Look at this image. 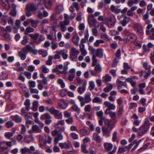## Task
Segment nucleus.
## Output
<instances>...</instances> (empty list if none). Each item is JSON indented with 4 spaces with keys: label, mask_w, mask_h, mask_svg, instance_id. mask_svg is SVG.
Returning <instances> with one entry per match:
<instances>
[{
    "label": "nucleus",
    "mask_w": 154,
    "mask_h": 154,
    "mask_svg": "<svg viewBox=\"0 0 154 154\" xmlns=\"http://www.w3.org/2000/svg\"><path fill=\"white\" fill-rule=\"evenodd\" d=\"M91 94L90 92H87L85 94L84 97L79 96L77 99L80 102V106L83 107L85 104L91 102L92 100Z\"/></svg>",
    "instance_id": "1"
},
{
    "label": "nucleus",
    "mask_w": 154,
    "mask_h": 154,
    "mask_svg": "<svg viewBox=\"0 0 154 154\" xmlns=\"http://www.w3.org/2000/svg\"><path fill=\"white\" fill-rule=\"evenodd\" d=\"M142 65L143 68L146 70H148L146 72L145 70H141L139 73V74L140 77L143 76L144 74V78L145 79H147L148 77L149 76L151 73V66L148 65V63L147 62H143L142 63Z\"/></svg>",
    "instance_id": "2"
},
{
    "label": "nucleus",
    "mask_w": 154,
    "mask_h": 154,
    "mask_svg": "<svg viewBox=\"0 0 154 154\" xmlns=\"http://www.w3.org/2000/svg\"><path fill=\"white\" fill-rule=\"evenodd\" d=\"M149 128V120H146L144 124L139 128L138 131V135L142 136L146 134Z\"/></svg>",
    "instance_id": "3"
},
{
    "label": "nucleus",
    "mask_w": 154,
    "mask_h": 154,
    "mask_svg": "<svg viewBox=\"0 0 154 154\" xmlns=\"http://www.w3.org/2000/svg\"><path fill=\"white\" fill-rule=\"evenodd\" d=\"M103 146L105 149L107 151L109 152L108 154H113L116 152L117 149L116 146H114L112 150L110 151L113 146V145L111 143H104L103 144Z\"/></svg>",
    "instance_id": "4"
},
{
    "label": "nucleus",
    "mask_w": 154,
    "mask_h": 154,
    "mask_svg": "<svg viewBox=\"0 0 154 154\" xmlns=\"http://www.w3.org/2000/svg\"><path fill=\"white\" fill-rule=\"evenodd\" d=\"M79 53V51L76 49L74 47L71 48L70 50V56L69 58L72 61H76L77 59L78 55Z\"/></svg>",
    "instance_id": "5"
},
{
    "label": "nucleus",
    "mask_w": 154,
    "mask_h": 154,
    "mask_svg": "<svg viewBox=\"0 0 154 154\" xmlns=\"http://www.w3.org/2000/svg\"><path fill=\"white\" fill-rule=\"evenodd\" d=\"M51 134L53 136L57 135L54 139V142L56 144H57L59 140H62L63 138V136L62 134L59 133V131L57 129L54 130L51 132Z\"/></svg>",
    "instance_id": "6"
},
{
    "label": "nucleus",
    "mask_w": 154,
    "mask_h": 154,
    "mask_svg": "<svg viewBox=\"0 0 154 154\" xmlns=\"http://www.w3.org/2000/svg\"><path fill=\"white\" fill-rule=\"evenodd\" d=\"M50 112L52 114L54 115L55 118L58 119H61L62 118V115L61 112L56 109L54 107H52L49 109Z\"/></svg>",
    "instance_id": "7"
},
{
    "label": "nucleus",
    "mask_w": 154,
    "mask_h": 154,
    "mask_svg": "<svg viewBox=\"0 0 154 154\" xmlns=\"http://www.w3.org/2000/svg\"><path fill=\"white\" fill-rule=\"evenodd\" d=\"M105 113L106 114L109 115V116L112 119V120L114 123L117 122L118 117L116 116V112L112 111H109L108 109L105 111Z\"/></svg>",
    "instance_id": "8"
},
{
    "label": "nucleus",
    "mask_w": 154,
    "mask_h": 154,
    "mask_svg": "<svg viewBox=\"0 0 154 154\" xmlns=\"http://www.w3.org/2000/svg\"><path fill=\"white\" fill-rule=\"evenodd\" d=\"M134 29L140 35H143L144 32L142 26L139 23H135L134 25Z\"/></svg>",
    "instance_id": "9"
},
{
    "label": "nucleus",
    "mask_w": 154,
    "mask_h": 154,
    "mask_svg": "<svg viewBox=\"0 0 154 154\" xmlns=\"http://www.w3.org/2000/svg\"><path fill=\"white\" fill-rule=\"evenodd\" d=\"M47 38L49 40L56 39V33L54 27H52V29L50 32L49 34L47 35Z\"/></svg>",
    "instance_id": "10"
},
{
    "label": "nucleus",
    "mask_w": 154,
    "mask_h": 154,
    "mask_svg": "<svg viewBox=\"0 0 154 154\" xmlns=\"http://www.w3.org/2000/svg\"><path fill=\"white\" fill-rule=\"evenodd\" d=\"M116 20L115 16L113 15L107 20L106 24L108 26H114Z\"/></svg>",
    "instance_id": "11"
},
{
    "label": "nucleus",
    "mask_w": 154,
    "mask_h": 154,
    "mask_svg": "<svg viewBox=\"0 0 154 154\" xmlns=\"http://www.w3.org/2000/svg\"><path fill=\"white\" fill-rule=\"evenodd\" d=\"M104 104L106 107H108L105 111H107L108 109L109 111H111L110 110H114L116 109L115 106L109 102L105 101L104 102Z\"/></svg>",
    "instance_id": "12"
},
{
    "label": "nucleus",
    "mask_w": 154,
    "mask_h": 154,
    "mask_svg": "<svg viewBox=\"0 0 154 154\" xmlns=\"http://www.w3.org/2000/svg\"><path fill=\"white\" fill-rule=\"evenodd\" d=\"M87 83L86 81H84L83 83L82 86H80L78 87L77 89V91L79 93L82 94L85 91Z\"/></svg>",
    "instance_id": "13"
},
{
    "label": "nucleus",
    "mask_w": 154,
    "mask_h": 154,
    "mask_svg": "<svg viewBox=\"0 0 154 154\" xmlns=\"http://www.w3.org/2000/svg\"><path fill=\"white\" fill-rule=\"evenodd\" d=\"M122 16L124 18L123 20L119 21V23L122 25L123 26H125L129 22V20H128V18L127 17L125 14H123L122 15Z\"/></svg>",
    "instance_id": "14"
},
{
    "label": "nucleus",
    "mask_w": 154,
    "mask_h": 154,
    "mask_svg": "<svg viewBox=\"0 0 154 154\" xmlns=\"http://www.w3.org/2000/svg\"><path fill=\"white\" fill-rule=\"evenodd\" d=\"M29 36L31 38L34 40V42L37 44H39V42H38V39L39 36V34L38 33H36L34 34H29Z\"/></svg>",
    "instance_id": "15"
},
{
    "label": "nucleus",
    "mask_w": 154,
    "mask_h": 154,
    "mask_svg": "<svg viewBox=\"0 0 154 154\" xmlns=\"http://www.w3.org/2000/svg\"><path fill=\"white\" fill-rule=\"evenodd\" d=\"M102 131L103 136L106 137H108L110 136V134L111 133L110 130L104 127H103L102 128Z\"/></svg>",
    "instance_id": "16"
},
{
    "label": "nucleus",
    "mask_w": 154,
    "mask_h": 154,
    "mask_svg": "<svg viewBox=\"0 0 154 154\" xmlns=\"http://www.w3.org/2000/svg\"><path fill=\"white\" fill-rule=\"evenodd\" d=\"M79 39V38L77 34L73 35L72 38V40L75 45L78 46Z\"/></svg>",
    "instance_id": "17"
},
{
    "label": "nucleus",
    "mask_w": 154,
    "mask_h": 154,
    "mask_svg": "<svg viewBox=\"0 0 154 154\" xmlns=\"http://www.w3.org/2000/svg\"><path fill=\"white\" fill-rule=\"evenodd\" d=\"M27 51L29 52L32 53L34 55H36L37 54V50L35 49H33L32 47L29 45H27L26 46Z\"/></svg>",
    "instance_id": "18"
},
{
    "label": "nucleus",
    "mask_w": 154,
    "mask_h": 154,
    "mask_svg": "<svg viewBox=\"0 0 154 154\" xmlns=\"http://www.w3.org/2000/svg\"><path fill=\"white\" fill-rule=\"evenodd\" d=\"M63 10V5L59 4L57 5L55 9V11L56 14H60Z\"/></svg>",
    "instance_id": "19"
},
{
    "label": "nucleus",
    "mask_w": 154,
    "mask_h": 154,
    "mask_svg": "<svg viewBox=\"0 0 154 154\" xmlns=\"http://www.w3.org/2000/svg\"><path fill=\"white\" fill-rule=\"evenodd\" d=\"M26 9L29 10L32 12L35 11L37 10L36 6L34 5L29 4L26 7Z\"/></svg>",
    "instance_id": "20"
},
{
    "label": "nucleus",
    "mask_w": 154,
    "mask_h": 154,
    "mask_svg": "<svg viewBox=\"0 0 154 154\" xmlns=\"http://www.w3.org/2000/svg\"><path fill=\"white\" fill-rule=\"evenodd\" d=\"M11 119L17 123H20L22 121V118L19 116L16 115L11 116Z\"/></svg>",
    "instance_id": "21"
},
{
    "label": "nucleus",
    "mask_w": 154,
    "mask_h": 154,
    "mask_svg": "<svg viewBox=\"0 0 154 154\" xmlns=\"http://www.w3.org/2000/svg\"><path fill=\"white\" fill-rule=\"evenodd\" d=\"M52 5V2L51 0H45V7L47 9H50Z\"/></svg>",
    "instance_id": "22"
},
{
    "label": "nucleus",
    "mask_w": 154,
    "mask_h": 154,
    "mask_svg": "<svg viewBox=\"0 0 154 154\" xmlns=\"http://www.w3.org/2000/svg\"><path fill=\"white\" fill-rule=\"evenodd\" d=\"M96 57L102 58L103 56V50L101 49H98L96 50L95 55Z\"/></svg>",
    "instance_id": "23"
},
{
    "label": "nucleus",
    "mask_w": 154,
    "mask_h": 154,
    "mask_svg": "<svg viewBox=\"0 0 154 154\" xmlns=\"http://www.w3.org/2000/svg\"><path fill=\"white\" fill-rule=\"evenodd\" d=\"M59 146L61 149H68L70 147V146L69 143L65 142L63 143H60L59 144Z\"/></svg>",
    "instance_id": "24"
},
{
    "label": "nucleus",
    "mask_w": 154,
    "mask_h": 154,
    "mask_svg": "<svg viewBox=\"0 0 154 154\" xmlns=\"http://www.w3.org/2000/svg\"><path fill=\"white\" fill-rule=\"evenodd\" d=\"M129 41L130 42H134L136 39V36L135 34L133 33L127 36Z\"/></svg>",
    "instance_id": "25"
},
{
    "label": "nucleus",
    "mask_w": 154,
    "mask_h": 154,
    "mask_svg": "<svg viewBox=\"0 0 154 154\" xmlns=\"http://www.w3.org/2000/svg\"><path fill=\"white\" fill-rule=\"evenodd\" d=\"M110 10L112 12L114 13L115 14H118L120 12V9L116 8L113 5H111Z\"/></svg>",
    "instance_id": "26"
},
{
    "label": "nucleus",
    "mask_w": 154,
    "mask_h": 154,
    "mask_svg": "<svg viewBox=\"0 0 154 154\" xmlns=\"http://www.w3.org/2000/svg\"><path fill=\"white\" fill-rule=\"evenodd\" d=\"M124 105H122V106H118L117 108L118 110L117 116L119 117L122 116L123 110H124Z\"/></svg>",
    "instance_id": "27"
},
{
    "label": "nucleus",
    "mask_w": 154,
    "mask_h": 154,
    "mask_svg": "<svg viewBox=\"0 0 154 154\" xmlns=\"http://www.w3.org/2000/svg\"><path fill=\"white\" fill-rule=\"evenodd\" d=\"M29 20L30 23L32 26L35 28L37 27V24L39 22V21L38 20H34L32 19H29Z\"/></svg>",
    "instance_id": "28"
},
{
    "label": "nucleus",
    "mask_w": 154,
    "mask_h": 154,
    "mask_svg": "<svg viewBox=\"0 0 154 154\" xmlns=\"http://www.w3.org/2000/svg\"><path fill=\"white\" fill-rule=\"evenodd\" d=\"M93 137L94 140L97 143L100 142L102 140L100 136L97 133H94Z\"/></svg>",
    "instance_id": "29"
},
{
    "label": "nucleus",
    "mask_w": 154,
    "mask_h": 154,
    "mask_svg": "<svg viewBox=\"0 0 154 154\" xmlns=\"http://www.w3.org/2000/svg\"><path fill=\"white\" fill-rule=\"evenodd\" d=\"M111 79V76L108 74L106 75L102 78L103 82L106 83H107L108 82L110 81Z\"/></svg>",
    "instance_id": "30"
},
{
    "label": "nucleus",
    "mask_w": 154,
    "mask_h": 154,
    "mask_svg": "<svg viewBox=\"0 0 154 154\" xmlns=\"http://www.w3.org/2000/svg\"><path fill=\"white\" fill-rule=\"evenodd\" d=\"M80 134L83 136H85L89 134L90 132L88 130L84 128L80 130L79 132Z\"/></svg>",
    "instance_id": "31"
},
{
    "label": "nucleus",
    "mask_w": 154,
    "mask_h": 154,
    "mask_svg": "<svg viewBox=\"0 0 154 154\" xmlns=\"http://www.w3.org/2000/svg\"><path fill=\"white\" fill-rule=\"evenodd\" d=\"M32 131L35 133H40L41 132V129L36 125H34L32 126Z\"/></svg>",
    "instance_id": "32"
},
{
    "label": "nucleus",
    "mask_w": 154,
    "mask_h": 154,
    "mask_svg": "<svg viewBox=\"0 0 154 154\" xmlns=\"http://www.w3.org/2000/svg\"><path fill=\"white\" fill-rule=\"evenodd\" d=\"M24 104L26 106L25 108L26 110H29L30 109V101L29 99H26L24 103Z\"/></svg>",
    "instance_id": "33"
},
{
    "label": "nucleus",
    "mask_w": 154,
    "mask_h": 154,
    "mask_svg": "<svg viewBox=\"0 0 154 154\" xmlns=\"http://www.w3.org/2000/svg\"><path fill=\"white\" fill-rule=\"evenodd\" d=\"M51 116L48 113H46L41 115L40 119L42 120H45L51 119Z\"/></svg>",
    "instance_id": "34"
},
{
    "label": "nucleus",
    "mask_w": 154,
    "mask_h": 154,
    "mask_svg": "<svg viewBox=\"0 0 154 154\" xmlns=\"http://www.w3.org/2000/svg\"><path fill=\"white\" fill-rule=\"evenodd\" d=\"M73 103H75V102L74 101H73ZM71 108L73 109L74 111L77 112L78 114H79L80 113V109L79 108L78 106L74 104L72 106Z\"/></svg>",
    "instance_id": "35"
},
{
    "label": "nucleus",
    "mask_w": 154,
    "mask_h": 154,
    "mask_svg": "<svg viewBox=\"0 0 154 154\" xmlns=\"http://www.w3.org/2000/svg\"><path fill=\"white\" fill-rule=\"evenodd\" d=\"M38 106V101H35L32 103V109L34 111L37 110V108Z\"/></svg>",
    "instance_id": "36"
},
{
    "label": "nucleus",
    "mask_w": 154,
    "mask_h": 154,
    "mask_svg": "<svg viewBox=\"0 0 154 154\" xmlns=\"http://www.w3.org/2000/svg\"><path fill=\"white\" fill-rule=\"evenodd\" d=\"M88 23L90 27H96L97 24L98 23V22L95 19L88 22Z\"/></svg>",
    "instance_id": "37"
},
{
    "label": "nucleus",
    "mask_w": 154,
    "mask_h": 154,
    "mask_svg": "<svg viewBox=\"0 0 154 154\" xmlns=\"http://www.w3.org/2000/svg\"><path fill=\"white\" fill-rule=\"evenodd\" d=\"M20 151L22 154H25L26 153H31L30 150L29 149L25 147L23 148H21L20 149Z\"/></svg>",
    "instance_id": "38"
},
{
    "label": "nucleus",
    "mask_w": 154,
    "mask_h": 154,
    "mask_svg": "<svg viewBox=\"0 0 154 154\" xmlns=\"http://www.w3.org/2000/svg\"><path fill=\"white\" fill-rule=\"evenodd\" d=\"M38 54L39 55H41L42 57H45L48 55L47 51L41 49L38 51Z\"/></svg>",
    "instance_id": "39"
},
{
    "label": "nucleus",
    "mask_w": 154,
    "mask_h": 154,
    "mask_svg": "<svg viewBox=\"0 0 154 154\" xmlns=\"http://www.w3.org/2000/svg\"><path fill=\"white\" fill-rule=\"evenodd\" d=\"M14 125V123L13 122L9 121L5 123V125L7 128H10L12 127Z\"/></svg>",
    "instance_id": "40"
},
{
    "label": "nucleus",
    "mask_w": 154,
    "mask_h": 154,
    "mask_svg": "<svg viewBox=\"0 0 154 154\" xmlns=\"http://www.w3.org/2000/svg\"><path fill=\"white\" fill-rule=\"evenodd\" d=\"M85 45H80V51L81 52L82 54L84 56H85L87 54V52L84 48Z\"/></svg>",
    "instance_id": "41"
},
{
    "label": "nucleus",
    "mask_w": 154,
    "mask_h": 154,
    "mask_svg": "<svg viewBox=\"0 0 154 154\" xmlns=\"http://www.w3.org/2000/svg\"><path fill=\"white\" fill-rule=\"evenodd\" d=\"M0 4H1L2 6L4 7L7 10H8L10 8V7L9 5H7L5 3V0H0Z\"/></svg>",
    "instance_id": "42"
},
{
    "label": "nucleus",
    "mask_w": 154,
    "mask_h": 154,
    "mask_svg": "<svg viewBox=\"0 0 154 154\" xmlns=\"http://www.w3.org/2000/svg\"><path fill=\"white\" fill-rule=\"evenodd\" d=\"M18 55L22 60H24L26 57V54L20 51L18 52Z\"/></svg>",
    "instance_id": "43"
},
{
    "label": "nucleus",
    "mask_w": 154,
    "mask_h": 154,
    "mask_svg": "<svg viewBox=\"0 0 154 154\" xmlns=\"http://www.w3.org/2000/svg\"><path fill=\"white\" fill-rule=\"evenodd\" d=\"M113 85L111 84L108 85V86L104 88L103 89V91L106 92H108L113 88Z\"/></svg>",
    "instance_id": "44"
},
{
    "label": "nucleus",
    "mask_w": 154,
    "mask_h": 154,
    "mask_svg": "<svg viewBox=\"0 0 154 154\" xmlns=\"http://www.w3.org/2000/svg\"><path fill=\"white\" fill-rule=\"evenodd\" d=\"M102 100L98 97H95L92 99V101L93 103H101Z\"/></svg>",
    "instance_id": "45"
},
{
    "label": "nucleus",
    "mask_w": 154,
    "mask_h": 154,
    "mask_svg": "<svg viewBox=\"0 0 154 154\" xmlns=\"http://www.w3.org/2000/svg\"><path fill=\"white\" fill-rule=\"evenodd\" d=\"M34 31V29L30 26H28L24 32V34L26 35H27L29 32H32Z\"/></svg>",
    "instance_id": "46"
},
{
    "label": "nucleus",
    "mask_w": 154,
    "mask_h": 154,
    "mask_svg": "<svg viewBox=\"0 0 154 154\" xmlns=\"http://www.w3.org/2000/svg\"><path fill=\"white\" fill-rule=\"evenodd\" d=\"M104 43V41L103 40H97L94 43V46L95 47H97L99 46L100 43Z\"/></svg>",
    "instance_id": "47"
},
{
    "label": "nucleus",
    "mask_w": 154,
    "mask_h": 154,
    "mask_svg": "<svg viewBox=\"0 0 154 154\" xmlns=\"http://www.w3.org/2000/svg\"><path fill=\"white\" fill-rule=\"evenodd\" d=\"M92 66H95L97 62V59L96 58V56L95 54H94L92 56Z\"/></svg>",
    "instance_id": "48"
},
{
    "label": "nucleus",
    "mask_w": 154,
    "mask_h": 154,
    "mask_svg": "<svg viewBox=\"0 0 154 154\" xmlns=\"http://www.w3.org/2000/svg\"><path fill=\"white\" fill-rule=\"evenodd\" d=\"M29 38L27 36H24L23 37V39L21 41V44L23 45H25L28 42Z\"/></svg>",
    "instance_id": "49"
},
{
    "label": "nucleus",
    "mask_w": 154,
    "mask_h": 154,
    "mask_svg": "<svg viewBox=\"0 0 154 154\" xmlns=\"http://www.w3.org/2000/svg\"><path fill=\"white\" fill-rule=\"evenodd\" d=\"M14 133V132H6L5 134V136L8 139H10L13 136Z\"/></svg>",
    "instance_id": "50"
},
{
    "label": "nucleus",
    "mask_w": 154,
    "mask_h": 154,
    "mask_svg": "<svg viewBox=\"0 0 154 154\" xmlns=\"http://www.w3.org/2000/svg\"><path fill=\"white\" fill-rule=\"evenodd\" d=\"M94 69L97 73H98L102 71V68L100 64H98L95 66Z\"/></svg>",
    "instance_id": "51"
},
{
    "label": "nucleus",
    "mask_w": 154,
    "mask_h": 154,
    "mask_svg": "<svg viewBox=\"0 0 154 154\" xmlns=\"http://www.w3.org/2000/svg\"><path fill=\"white\" fill-rule=\"evenodd\" d=\"M91 109V105L88 104L86 105L84 108L85 111V112L89 113L90 112Z\"/></svg>",
    "instance_id": "52"
},
{
    "label": "nucleus",
    "mask_w": 154,
    "mask_h": 154,
    "mask_svg": "<svg viewBox=\"0 0 154 154\" xmlns=\"http://www.w3.org/2000/svg\"><path fill=\"white\" fill-rule=\"evenodd\" d=\"M100 37L101 38L104 39L106 41H108L109 40L108 36L106 33H101L100 35Z\"/></svg>",
    "instance_id": "53"
},
{
    "label": "nucleus",
    "mask_w": 154,
    "mask_h": 154,
    "mask_svg": "<svg viewBox=\"0 0 154 154\" xmlns=\"http://www.w3.org/2000/svg\"><path fill=\"white\" fill-rule=\"evenodd\" d=\"M8 17H3L1 18V23L3 25H5L7 23V19Z\"/></svg>",
    "instance_id": "54"
},
{
    "label": "nucleus",
    "mask_w": 154,
    "mask_h": 154,
    "mask_svg": "<svg viewBox=\"0 0 154 154\" xmlns=\"http://www.w3.org/2000/svg\"><path fill=\"white\" fill-rule=\"evenodd\" d=\"M127 150V149L126 146L124 147L120 146L119 148L118 151L119 152L122 153L125 152Z\"/></svg>",
    "instance_id": "55"
},
{
    "label": "nucleus",
    "mask_w": 154,
    "mask_h": 154,
    "mask_svg": "<svg viewBox=\"0 0 154 154\" xmlns=\"http://www.w3.org/2000/svg\"><path fill=\"white\" fill-rule=\"evenodd\" d=\"M60 30L63 32H64L66 30V27L65 25H63L62 23H60Z\"/></svg>",
    "instance_id": "56"
},
{
    "label": "nucleus",
    "mask_w": 154,
    "mask_h": 154,
    "mask_svg": "<svg viewBox=\"0 0 154 154\" xmlns=\"http://www.w3.org/2000/svg\"><path fill=\"white\" fill-rule=\"evenodd\" d=\"M55 143H54V147L53 148V150L54 152H59L60 151V149L59 147L57 146V144Z\"/></svg>",
    "instance_id": "57"
},
{
    "label": "nucleus",
    "mask_w": 154,
    "mask_h": 154,
    "mask_svg": "<svg viewBox=\"0 0 154 154\" xmlns=\"http://www.w3.org/2000/svg\"><path fill=\"white\" fill-rule=\"evenodd\" d=\"M119 60L118 58H115L112 62V67H116L117 65V63L119 62Z\"/></svg>",
    "instance_id": "58"
},
{
    "label": "nucleus",
    "mask_w": 154,
    "mask_h": 154,
    "mask_svg": "<svg viewBox=\"0 0 154 154\" xmlns=\"http://www.w3.org/2000/svg\"><path fill=\"white\" fill-rule=\"evenodd\" d=\"M116 83L120 86H124L125 87H127V84L125 82H122L119 80H117Z\"/></svg>",
    "instance_id": "59"
},
{
    "label": "nucleus",
    "mask_w": 154,
    "mask_h": 154,
    "mask_svg": "<svg viewBox=\"0 0 154 154\" xmlns=\"http://www.w3.org/2000/svg\"><path fill=\"white\" fill-rule=\"evenodd\" d=\"M82 150L85 153H88V151L86 149V146L85 144H82L81 146Z\"/></svg>",
    "instance_id": "60"
},
{
    "label": "nucleus",
    "mask_w": 154,
    "mask_h": 154,
    "mask_svg": "<svg viewBox=\"0 0 154 154\" xmlns=\"http://www.w3.org/2000/svg\"><path fill=\"white\" fill-rule=\"evenodd\" d=\"M28 84L29 85V88H34L35 86V82L33 81L29 80L28 82Z\"/></svg>",
    "instance_id": "61"
},
{
    "label": "nucleus",
    "mask_w": 154,
    "mask_h": 154,
    "mask_svg": "<svg viewBox=\"0 0 154 154\" xmlns=\"http://www.w3.org/2000/svg\"><path fill=\"white\" fill-rule=\"evenodd\" d=\"M96 114L97 116L99 117L100 118L105 119V117L103 116V112L102 110L97 112H96Z\"/></svg>",
    "instance_id": "62"
},
{
    "label": "nucleus",
    "mask_w": 154,
    "mask_h": 154,
    "mask_svg": "<svg viewBox=\"0 0 154 154\" xmlns=\"http://www.w3.org/2000/svg\"><path fill=\"white\" fill-rule=\"evenodd\" d=\"M95 85L94 82L91 81L89 82V89L90 91H91L94 88Z\"/></svg>",
    "instance_id": "63"
},
{
    "label": "nucleus",
    "mask_w": 154,
    "mask_h": 154,
    "mask_svg": "<svg viewBox=\"0 0 154 154\" xmlns=\"http://www.w3.org/2000/svg\"><path fill=\"white\" fill-rule=\"evenodd\" d=\"M71 137L74 140H77L78 138V136L74 132H72L70 134Z\"/></svg>",
    "instance_id": "64"
}]
</instances>
